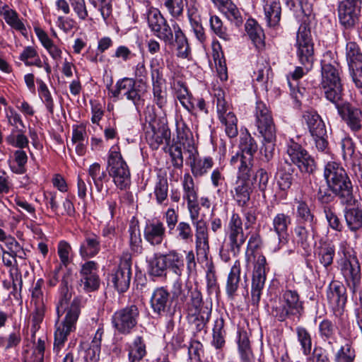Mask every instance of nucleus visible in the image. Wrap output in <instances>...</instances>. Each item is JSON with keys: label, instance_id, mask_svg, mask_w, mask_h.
Here are the masks:
<instances>
[{"label": "nucleus", "instance_id": "48", "mask_svg": "<svg viewBox=\"0 0 362 362\" xmlns=\"http://www.w3.org/2000/svg\"><path fill=\"white\" fill-rule=\"evenodd\" d=\"M210 26L213 32L224 41H230L233 38V33L223 23L221 18L217 16H212L210 18Z\"/></svg>", "mask_w": 362, "mask_h": 362}, {"label": "nucleus", "instance_id": "45", "mask_svg": "<svg viewBox=\"0 0 362 362\" xmlns=\"http://www.w3.org/2000/svg\"><path fill=\"white\" fill-rule=\"evenodd\" d=\"M71 252V247L69 243L62 240L59 243L57 247V253L60 259L59 265L54 271V278L56 281L58 279V274L62 267H66L71 262L69 257Z\"/></svg>", "mask_w": 362, "mask_h": 362}, {"label": "nucleus", "instance_id": "54", "mask_svg": "<svg viewBox=\"0 0 362 362\" xmlns=\"http://www.w3.org/2000/svg\"><path fill=\"white\" fill-rule=\"evenodd\" d=\"M128 231L129 233V247L132 252L141 254L143 247L139 228L136 226H131Z\"/></svg>", "mask_w": 362, "mask_h": 362}, {"label": "nucleus", "instance_id": "57", "mask_svg": "<svg viewBox=\"0 0 362 362\" xmlns=\"http://www.w3.org/2000/svg\"><path fill=\"white\" fill-rule=\"evenodd\" d=\"M35 309L32 315V327L31 331L33 332V337L35 336V332L39 329L40 324L42 322L45 315V306L43 303L35 302Z\"/></svg>", "mask_w": 362, "mask_h": 362}, {"label": "nucleus", "instance_id": "50", "mask_svg": "<svg viewBox=\"0 0 362 362\" xmlns=\"http://www.w3.org/2000/svg\"><path fill=\"white\" fill-rule=\"evenodd\" d=\"M226 330L224 320L222 317L217 318L213 327L212 344L216 349H221L225 344Z\"/></svg>", "mask_w": 362, "mask_h": 362}, {"label": "nucleus", "instance_id": "27", "mask_svg": "<svg viewBox=\"0 0 362 362\" xmlns=\"http://www.w3.org/2000/svg\"><path fill=\"white\" fill-rule=\"evenodd\" d=\"M151 76L153 84V102L159 108H163L167 103V93L163 87V73L158 67H154L153 62L151 64Z\"/></svg>", "mask_w": 362, "mask_h": 362}, {"label": "nucleus", "instance_id": "31", "mask_svg": "<svg viewBox=\"0 0 362 362\" xmlns=\"http://www.w3.org/2000/svg\"><path fill=\"white\" fill-rule=\"evenodd\" d=\"M347 41L346 45V59L349 66H360L362 64V52L356 42L351 40L349 33L344 32Z\"/></svg>", "mask_w": 362, "mask_h": 362}, {"label": "nucleus", "instance_id": "46", "mask_svg": "<svg viewBox=\"0 0 362 362\" xmlns=\"http://www.w3.org/2000/svg\"><path fill=\"white\" fill-rule=\"evenodd\" d=\"M334 255L335 246L331 243H324L318 249L319 262L327 270L332 266Z\"/></svg>", "mask_w": 362, "mask_h": 362}, {"label": "nucleus", "instance_id": "25", "mask_svg": "<svg viewBox=\"0 0 362 362\" xmlns=\"http://www.w3.org/2000/svg\"><path fill=\"white\" fill-rule=\"evenodd\" d=\"M132 276L130 259L122 260L110 276L109 281L119 293L125 292L129 287Z\"/></svg>", "mask_w": 362, "mask_h": 362}, {"label": "nucleus", "instance_id": "26", "mask_svg": "<svg viewBox=\"0 0 362 362\" xmlns=\"http://www.w3.org/2000/svg\"><path fill=\"white\" fill-rule=\"evenodd\" d=\"M144 237L152 246L161 245L165 238V227L163 223L158 219L147 221L144 228Z\"/></svg>", "mask_w": 362, "mask_h": 362}, {"label": "nucleus", "instance_id": "19", "mask_svg": "<svg viewBox=\"0 0 362 362\" xmlns=\"http://www.w3.org/2000/svg\"><path fill=\"white\" fill-rule=\"evenodd\" d=\"M296 55L300 63L308 69L312 67L314 62V44L310 35V32L300 29L296 37Z\"/></svg>", "mask_w": 362, "mask_h": 362}, {"label": "nucleus", "instance_id": "59", "mask_svg": "<svg viewBox=\"0 0 362 362\" xmlns=\"http://www.w3.org/2000/svg\"><path fill=\"white\" fill-rule=\"evenodd\" d=\"M164 6L173 18H179L183 13V0H164Z\"/></svg>", "mask_w": 362, "mask_h": 362}, {"label": "nucleus", "instance_id": "55", "mask_svg": "<svg viewBox=\"0 0 362 362\" xmlns=\"http://www.w3.org/2000/svg\"><path fill=\"white\" fill-rule=\"evenodd\" d=\"M176 239L184 243H189L193 240V230L189 223L180 221L177 225Z\"/></svg>", "mask_w": 362, "mask_h": 362}, {"label": "nucleus", "instance_id": "22", "mask_svg": "<svg viewBox=\"0 0 362 362\" xmlns=\"http://www.w3.org/2000/svg\"><path fill=\"white\" fill-rule=\"evenodd\" d=\"M292 223V218L288 214L278 212L272 219L270 230L278 239V250L285 246L289 240L288 228Z\"/></svg>", "mask_w": 362, "mask_h": 362}, {"label": "nucleus", "instance_id": "42", "mask_svg": "<svg viewBox=\"0 0 362 362\" xmlns=\"http://www.w3.org/2000/svg\"><path fill=\"white\" fill-rule=\"evenodd\" d=\"M156 203L158 205L166 206L168 204V182L166 177L158 176L153 189Z\"/></svg>", "mask_w": 362, "mask_h": 362}, {"label": "nucleus", "instance_id": "4", "mask_svg": "<svg viewBox=\"0 0 362 362\" xmlns=\"http://www.w3.org/2000/svg\"><path fill=\"white\" fill-rule=\"evenodd\" d=\"M341 71L338 64L336 65L323 59L321 62V88L327 100L332 103L341 101L343 95V85L341 80Z\"/></svg>", "mask_w": 362, "mask_h": 362}, {"label": "nucleus", "instance_id": "6", "mask_svg": "<svg viewBox=\"0 0 362 362\" xmlns=\"http://www.w3.org/2000/svg\"><path fill=\"white\" fill-rule=\"evenodd\" d=\"M107 170L115 185L120 189H124L130 185V170L117 146H112L109 151Z\"/></svg>", "mask_w": 362, "mask_h": 362}, {"label": "nucleus", "instance_id": "37", "mask_svg": "<svg viewBox=\"0 0 362 362\" xmlns=\"http://www.w3.org/2000/svg\"><path fill=\"white\" fill-rule=\"evenodd\" d=\"M240 281V262L236 260L228 274L226 291L229 298H233L239 287Z\"/></svg>", "mask_w": 362, "mask_h": 362}, {"label": "nucleus", "instance_id": "60", "mask_svg": "<svg viewBox=\"0 0 362 362\" xmlns=\"http://www.w3.org/2000/svg\"><path fill=\"white\" fill-rule=\"evenodd\" d=\"M323 212L325 215L329 226L336 231H341L343 226L336 213L329 206H325Z\"/></svg>", "mask_w": 362, "mask_h": 362}, {"label": "nucleus", "instance_id": "35", "mask_svg": "<svg viewBox=\"0 0 362 362\" xmlns=\"http://www.w3.org/2000/svg\"><path fill=\"white\" fill-rule=\"evenodd\" d=\"M303 118L306 123L310 134L322 135L326 134L325 125L320 115L313 111H306L303 113Z\"/></svg>", "mask_w": 362, "mask_h": 362}, {"label": "nucleus", "instance_id": "64", "mask_svg": "<svg viewBox=\"0 0 362 362\" xmlns=\"http://www.w3.org/2000/svg\"><path fill=\"white\" fill-rule=\"evenodd\" d=\"M80 286L86 292H92L96 291L100 286V278L98 275L93 276H86L80 278Z\"/></svg>", "mask_w": 362, "mask_h": 362}, {"label": "nucleus", "instance_id": "47", "mask_svg": "<svg viewBox=\"0 0 362 362\" xmlns=\"http://www.w3.org/2000/svg\"><path fill=\"white\" fill-rule=\"evenodd\" d=\"M88 175L92 179L95 187L98 192H102L103 183L108 180L106 171L101 169L98 163H94L89 166L88 170Z\"/></svg>", "mask_w": 362, "mask_h": 362}, {"label": "nucleus", "instance_id": "18", "mask_svg": "<svg viewBox=\"0 0 362 362\" xmlns=\"http://www.w3.org/2000/svg\"><path fill=\"white\" fill-rule=\"evenodd\" d=\"M189 217L195 227V246L197 255H203L207 259L209 251V233L206 223L200 218L199 211L189 213Z\"/></svg>", "mask_w": 362, "mask_h": 362}, {"label": "nucleus", "instance_id": "61", "mask_svg": "<svg viewBox=\"0 0 362 362\" xmlns=\"http://www.w3.org/2000/svg\"><path fill=\"white\" fill-rule=\"evenodd\" d=\"M169 153L172 160L173 165L178 169L183 166V156L181 144L172 145L169 148Z\"/></svg>", "mask_w": 362, "mask_h": 362}, {"label": "nucleus", "instance_id": "11", "mask_svg": "<svg viewBox=\"0 0 362 362\" xmlns=\"http://www.w3.org/2000/svg\"><path fill=\"white\" fill-rule=\"evenodd\" d=\"M286 153L291 164L296 165L303 173H313L316 168L313 158L293 139H289L286 142Z\"/></svg>", "mask_w": 362, "mask_h": 362}, {"label": "nucleus", "instance_id": "43", "mask_svg": "<svg viewBox=\"0 0 362 362\" xmlns=\"http://www.w3.org/2000/svg\"><path fill=\"white\" fill-rule=\"evenodd\" d=\"M293 172L292 165L287 159H285L284 163L281 164L279 168V175L277 180V184L281 190L286 191L291 187L293 182Z\"/></svg>", "mask_w": 362, "mask_h": 362}, {"label": "nucleus", "instance_id": "10", "mask_svg": "<svg viewBox=\"0 0 362 362\" xmlns=\"http://www.w3.org/2000/svg\"><path fill=\"white\" fill-rule=\"evenodd\" d=\"M172 304L173 298L165 287H157L153 290L150 298L151 308L158 316L170 319L168 327L173 326V317L176 312V306H173Z\"/></svg>", "mask_w": 362, "mask_h": 362}, {"label": "nucleus", "instance_id": "58", "mask_svg": "<svg viewBox=\"0 0 362 362\" xmlns=\"http://www.w3.org/2000/svg\"><path fill=\"white\" fill-rule=\"evenodd\" d=\"M355 358V351L351 346L346 344L341 346L335 356V362H353Z\"/></svg>", "mask_w": 362, "mask_h": 362}, {"label": "nucleus", "instance_id": "13", "mask_svg": "<svg viewBox=\"0 0 362 362\" xmlns=\"http://www.w3.org/2000/svg\"><path fill=\"white\" fill-rule=\"evenodd\" d=\"M139 315V310L136 305H127L114 313L112 316V325L118 333L129 334L136 327Z\"/></svg>", "mask_w": 362, "mask_h": 362}, {"label": "nucleus", "instance_id": "2", "mask_svg": "<svg viewBox=\"0 0 362 362\" xmlns=\"http://www.w3.org/2000/svg\"><path fill=\"white\" fill-rule=\"evenodd\" d=\"M255 116L257 130L264 139L263 146L260 149L262 161L265 163L264 168L269 170L274 168L272 160L275 151L276 127L271 111L262 101L256 103Z\"/></svg>", "mask_w": 362, "mask_h": 362}, {"label": "nucleus", "instance_id": "7", "mask_svg": "<svg viewBox=\"0 0 362 362\" xmlns=\"http://www.w3.org/2000/svg\"><path fill=\"white\" fill-rule=\"evenodd\" d=\"M146 122H148L145 133L146 139L151 147L158 149L164 141L170 140V132L165 117L157 118L153 112L146 113Z\"/></svg>", "mask_w": 362, "mask_h": 362}, {"label": "nucleus", "instance_id": "23", "mask_svg": "<svg viewBox=\"0 0 362 362\" xmlns=\"http://www.w3.org/2000/svg\"><path fill=\"white\" fill-rule=\"evenodd\" d=\"M238 179L234 190H231L233 199L240 206H245L250 199L251 188L250 187V177L252 170L243 171V168H238Z\"/></svg>", "mask_w": 362, "mask_h": 362}, {"label": "nucleus", "instance_id": "8", "mask_svg": "<svg viewBox=\"0 0 362 362\" xmlns=\"http://www.w3.org/2000/svg\"><path fill=\"white\" fill-rule=\"evenodd\" d=\"M337 259L339 269L346 284L354 293L361 281V267L356 256L351 255L344 245H341Z\"/></svg>", "mask_w": 362, "mask_h": 362}, {"label": "nucleus", "instance_id": "56", "mask_svg": "<svg viewBox=\"0 0 362 362\" xmlns=\"http://www.w3.org/2000/svg\"><path fill=\"white\" fill-rule=\"evenodd\" d=\"M286 4L296 13H300L304 16H310L311 6L308 0H285Z\"/></svg>", "mask_w": 362, "mask_h": 362}, {"label": "nucleus", "instance_id": "34", "mask_svg": "<svg viewBox=\"0 0 362 362\" xmlns=\"http://www.w3.org/2000/svg\"><path fill=\"white\" fill-rule=\"evenodd\" d=\"M187 296L189 299L186 302V310L189 316H195L202 313L203 307L202 294L197 288L187 287Z\"/></svg>", "mask_w": 362, "mask_h": 362}, {"label": "nucleus", "instance_id": "62", "mask_svg": "<svg viewBox=\"0 0 362 362\" xmlns=\"http://www.w3.org/2000/svg\"><path fill=\"white\" fill-rule=\"evenodd\" d=\"M188 354L192 362H200L204 355L203 345L197 340H192L188 348Z\"/></svg>", "mask_w": 362, "mask_h": 362}, {"label": "nucleus", "instance_id": "3", "mask_svg": "<svg viewBox=\"0 0 362 362\" xmlns=\"http://www.w3.org/2000/svg\"><path fill=\"white\" fill-rule=\"evenodd\" d=\"M324 177L328 188L337 196L341 202L347 205L354 204L351 182L340 163L329 161L324 168Z\"/></svg>", "mask_w": 362, "mask_h": 362}, {"label": "nucleus", "instance_id": "20", "mask_svg": "<svg viewBox=\"0 0 362 362\" xmlns=\"http://www.w3.org/2000/svg\"><path fill=\"white\" fill-rule=\"evenodd\" d=\"M267 260L264 255H259L254 267L252 279L251 301L258 305L266 281Z\"/></svg>", "mask_w": 362, "mask_h": 362}, {"label": "nucleus", "instance_id": "49", "mask_svg": "<svg viewBox=\"0 0 362 362\" xmlns=\"http://www.w3.org/2000/svg\"><path fill=\"white\" fill-rule=\"evenodd\" d=\"M167 270L163 254H156L149 262L148 272L151 276H163Z\"/></svg>", "mask_w": 362, "mask_h": 362}, {"label": "nucleus", "instance_id": "39", "mask_svg": "<svg viewBox=\"0 0 362 362\" xmlns=\"http://www.w3.org/2000/svg\"><path fill=\"white\" fill-rule=\"evenodd\" d=\"M0 13L7 24L13 29L21 32L22 35H26L27 30L25 26L19 18L18 14L16 11L10 8L8 6L5 5L1 8Z\"/></svg>", "mask_w": 362, "mask_h": 362}, {"label": "nucleus", "instance_id": "5", "mask_svg": "<svg viewBox=\"0 0 362 362\" xmlns=\"http://www.w3.org/2000/svg\"><path fill=\"white\" fill-rule=\"evenodd\" d=\"M304 310L303 303L300 300L297 291L286 290L282 295V300L272 305L271 315L279 322L286 319H300Z\"/></svg>", "mask_w": 362, "mask_h": 362}, {"label": "nucleus", "instance_id": "16", "mask_svg": "<svg viewBox=\"0 0 362 362\" xmlns=\"http://www.w3.org/2000/svg\"><path fill=\"white\" fill-rule=\"evenodd\" d=\"M240 216L233 213L228 223L226 232V243L233 256H237L246 240Z\"/></svg>", "mask_w": 362, "mask_h": 362}, {"label": "nucleus", "instance_id": "63", "mask_svg": "<svg viewBox=\"0 0 362 362\" xmlns=\"http://www.w3.org/2000/svg\"><path fill=\"white\" fill-rule=\"evenodd\" d=\"M335 331L334 325L329 320H323L319 325L320 335L325 340L332 339Z\"/></svg>", "mask_w": 362, "mask_h": 362}, {"label": "nucleus", "instance_id": "15", "mask_svg": "<svg viewBox=\"0 0 362 362\" xmlns=\"http://www.w3.org/2000/svg\"><path fill=\"white\" fill-rule=\"evenodd\" d=\"M258 148L257 144L250 134L241 138L240 143V152L236 153L230 158V164L237 168H243L245 172L252 170L254 155Z\"/></svg>", "mask_w": 362, "mask_h": 362}, {"label": "nucleus", "instance_id": "30", "mask_svg": "<svg viewBox=\"0 0 362 362\" xmlns=\"http://www.w3.org/2000/svg\"><path fill=\"white\" fill-rule=\"evenodd\" d=\"M337 13L339 22L344 30L354 29L359 23L361 11L338 6Z\"/></svg>", "mask_w": 362, "mask_h": 362}, {"label": "nucleus", "instance_id": "1", "mask_svg": "<svg viewBox=\"0 0 362 362\" xmlns=\"http://www.w3.org/2000/svg\"><path fill=\"white\" fill-rule=\"evenodd\" d=\"M146 20L153 35L160 39L165 47H176L177 57L186 59L189 57L190 47L187 38L176 22L170 26L160 11L156 8L148 10Z\"/></svg>", "mask_w": 362, "mask_h": 362}, {"label": "nucleus", "instance_id": "24", "mask_svg": "<svg viewBox=\"0 0 362 362\" xmlns=\"http://www.w3.org/2000/svg\"><path fill=\"white\" fill-rule=\"evenodd\" d=\"M186 152L188 153L187 162L195 177H202L213 167V159L209 156L199 157L194 146H189V148H187Z\"/></svg>", "mask_w": 362, "mask_h": 362}, {"label": "nucleus", "instance_id": "38", "mask_svg": "<svg viewBox=\"0 0 362 362\" xmlns=\"http://www.w3.org/2000/svg\"><path fill=\"white\" fill-rule=\"evenodd\" d=\"M245 30L257 49H261L264 46V34L256 21L248 19L245 23Z\"/></svg>", "mask_w": 362, "mask_h": 362}, {"label": "nucleus", "instance_id": "40", "mask_svg": "<svg viewBox=\"0 0 362 362\" xmlns=\"http://www.w3.org/2000/svg\"><path fill=\"white\" fill-rule=\"evenodd\" d=\"M344 218L347 227L351 231H357L362 228V209L358 207H346Z\"/></svg>", "mask_w": 362, "mask_h": 362}, {"label": "nucleus", "instance_id": "29", "mask_svg": "<svg viewBox=\"0 0 362 362\" xmlns=\"http://www.w3.org/2000/svg\"><path fill=\"white\" fill-rule=\"evenodd\" d=\"M100 250V240L98 235L93 233L86 232L84 240L79 248V254L83 259L92 258Z\"/></svg>", "mask_w": 362, "mask_h": 362}, {"label": "nucleus", "instance_id": "44", "mask_svg": "<svg viewBox=\"0 0 362 362\" xmlns=\"http://www.w3.org/2000/svg\"><path fill=\"white\" fill-rule=\"evenodd\" d=\"M220 11L235 26L240 27L243 25V15L237 6L230 0L220 9Z\"/></svg>", "mask_w": 362, "mask_h": 362}, {"label": "nucleus", "instance_id": "28", "mask_svg": "<svg viewBox=\"0 0 362 362\" xmlns=\"http://www.w3.org/2000/svg\"><path fill=\"white\" fill-rule=\"evenodd\" d=\"M183 199L187 201L189 213L200 211L198 204L197 189L195 187L192 177L185 173L182 180Z\"/></svg>", "mask_w": 362, "mask_h": 362}, {"label": "nucleus", "instance_id": "9", "mask_svg": "<svg viewBox=\"0 0 362 362\" xmlns=\"http://www.w3.org/2000/svg\"><path fill=\"white\" fill-rule=\"evenodd\" d=\"M80 300L74 298L68 308L65 318L58 325L54 332V351L58 354L64 346L68 335L76 328V322L78 318L81 311Z\"/></svg>", "mask_w": 362, "mask_h": 362}, {"label": "nucleus", "instance_id": "12", "mask_svg": "<svg viewBox=\"0 0 362 362\" xmlns=\"http://www.w3.org/2000/svg\"><path fill=\"white\" fill-rule=\"evenodd\" d=\"M146 88L147 86L136 83V79L125 77L117 81L115 89L111 90L110 93L117 98L125 97L137 107L142 103V96L146 92Z\"/></svg>", "mask_w": 362, "mask_h": 362}, {"label": "nucleus", "instance_id": "36", "mask_svg": "<svg viewBox=\"0 0 362 362\" xmlns=\"http://www.w3.org/2000/svg\"><path fill=\"white\" fill-rule=\"evenodd\" d=\"M296 217L299 224L307 225L313 233H315L316 220L311 213L308 204L303 201L298 202Z\"/></svg>", "mask_w": 362, "mask_h": 362}, {"label": "nucleus", "instance_id": "14", "mask_svg": "<svg viewBox=\"0 0 362 362\" xmlns=\"http://www.w3.org/2000/svg\"><path fill=\"white\" fill-rule=\"evenodd\" d=\"M214 96L216 98L218 117L221 124L225 126L226 134L230 138L236 137L238 134V119L226 101L224 92L221 89H216Z\"/></svg>", "mask_w": 362, "mask_h": 362}, {"label": "nucleus", "instance_id": "53", "mask_svg": "<svg viewBox=\"0 0 362 362\" xmlns=\"http://www.w3.org/2000/svg\"><path fill=\"white\" fill-rule=\"evenodd\" d=\"M296 332L303 354L309 355L312 349V339L310 333L303 327H296Z\"/></svg>", "mask_w": 362, "mask_h": 362}, {"label": "nucleus", "instance_id": "51", "mask_svg": "<svg viewBox=\"0 0 362 362\" xmlns=\"http://www.w3.org/2000/svg\"><path fill=\"white\" fill-rule=\"evenodd\" d=\"M177 136L180 142H182L184 148H185V143H187V148L189 146H194L192 138V133L190 129L187 126L186 123L182 120L177 121Z\"/></svg>", "mask_w": 362, "mask_h": 362}, {"label": "nucleus", "instance_id": "33", "mask_svg": "<svg viewBox=\"0 0 362 362\" xmlns=\"http://www.w3.org/2000/svg\"><path fill=\"white\" fill-rule=\"evenodd\" d=\"M264 11L267 25L276 26L281 19V8L279 0H264Z\"/></svg>", "mask_w": 362, "mask_h": 362}, {"label": "nucleus", "instance_id": "32", "mask_svg": "<svg viewBox=\"0 0 362 362\" xmlns=\"http://www.w3.org/2000/svg\"><path fill=\"white\" fill-rule=\"evenodd\" d=\"M129 362H139L146 355V346L141 336H136L127 345Z\"/></svg>", "mask_w": 362, "mask_h": 362}, {"label": "nucleus", "instance_id": "41", "mask_svg": "<svg viewBox=\"0 0 362 362\" xmlns=\"http://www.w3.org/2000/svg\"><path fill=\"white\" fill-rule=\"evenodd\" d=\"M163 256L167 269L180 276L185 267L182 255L176 250H170L167 254H163Z\"/></svg>", "mask_w": 362, "mask_h": 362}, {"label": "nucleus", "instance_id": "52", "mask_svg": "<svg viewBox=\"0 0 362 362\" xmlns=\"http://www.w3.org/2000/svg\"><path fill=\"white\" fill-rule=\"evenodd\" d=\"M272 74V68L268 62L264 59L257 62V68L254 71V76L256 77L255 80L257 82L262 84L267 83Z\"/></svg>", "mask_w": 362, "mask_h": 362}, {"label": "nucleus", "instance_id": "21", "mask_svg": "<svg viewBox=\"0 0 362 362\" xmlns=\"http://www.w3.org/2000/svg\"><path fill=\"white\" fill-rule=\"evenodd\" d=\"M338 113L347 126L354 132H359L362 128V111L348 102L333 103Z\"/></svg>", "mask_w": 362, "mask_h": 362}, {"label": "nucleus", "instance_id": "17", "mask_svg": "<svg viewBox=\"0 0 362 362\" xmlns=\"http://www.w3.org/2000/svg\"><path fill=\"white\" fill-rule=\"evenodd\" d=\"M327 298L336 317L344 319V308L347 302L346 288L337 281H332L327 289Z\"/></svg>", "mask_w": 362, "mask_h": 362}]
</instances>
